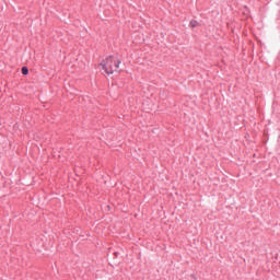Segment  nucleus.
<instances>
[{"instance_id": "nucleus-1", "label": "nucleus", "mask_w": 280, "mask_h": 280, "mask_svg": "<svg viewBox=\"0 0 280 280\" xmlns=\"http://www.w3.org/2000/svg\"><path fill=\"white\" fill-rule=\"evenodd\" d=\"M121 65V60L115 56H108L107 58L103 59L102 62L98 65V68L106 73V75H113L115 71H118Z\"/></svg>"}, {"instance_id": "nucleus-2", "label": "nucleus", "mask_w": 280, "mask_h": 280, "mask_svg": "<svg viewBox=\"0 0 280 280\" xmlns=\"http://www.w3.org/2000/svg\"><path fill=\"white\" fill-rule=\"evenodd\" d=\"M22 73L23 75H27L30 73V70L27 69V67L22 68Z\"/></svg>"}, {"instance_id": "nucleus-3", "label": "nucleus", "mask_w": 280, "mask_h": 280, "mask_svg": "<svg viewBox=\"0 0 280 280\" xmlns=\"http://www.w3.org/2000/svg\"><path fill=\"white\" fill-rule=\"evenodd\" d=\"M190 27H198V21H191Z\"/></svg>"}]
</instances>
